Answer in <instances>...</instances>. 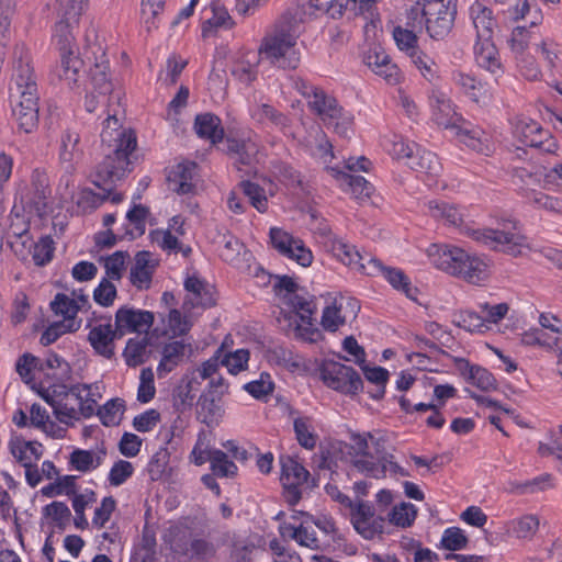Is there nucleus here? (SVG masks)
Masks as SVG:
<instances>
[{"label":"nucleus","instance_id":"1","mask_svg":"<svg viewBox=\"0 0 562 562\" xmlns=\"http://www.w3.org/2000/svg\"><path fill=\"white\" fill-rule=\"evenodd\" d=\"M108 106V116L103 121L101 142L103 160L97 166L93 183L111 190V186L132 171V154L136 149L137 138L132 130L123 128L119 110Z\"/></svg>","mask_w":562,"mask_h":562},{"label":"nucleus","instance_id":"2","mask_svg":"<svg viewBox=\"0 0 562 562\" xmlns=\"http://www.w3.org/2000/svg\"><path fill=\"white\" fill-rule=\"evenodd\" d=\"M38 88L30 52L24 47L14 50L10 85V104L19 130L32 133L38 125Z\"/></svg>","mask_w":562,"mask_h":562},{"label":"nucleus","instance_id":"3","mask_svg":"<svg viewBox=\"0 0 562 562\" xmlns=\"http://www.w3.org/2000/svg\"><path fill=\"white\" fill-rule=\"evenodd\" d=\"M299 37L300 22L293 15L285 14L262 38L259 54L273 66L296 69L301 61V54L296 49Z\"/></svg>","mask_w":562,"mask_h":562},{"label":"nucleus","instance_id":"4","mask_svg":"<svg viewBox=\"0 0 562 562\" xmlns=\"http://www.w3.org/2000/svg\"><path fill=\"white\" fill-rule=\"evenodd\" d=\"M428 255L438 269L469 283L479 284L490 276V265L486 261L461 248L432 245Z\"/></svg>","mask_w":562,"mask_h":562},{"label":"nucleus","instance_id":"5","mask_svg":"<svg viewBox=\"0 0 562 562\" xmlns=\"http://www.w3.org/2000/svg\"><path fill=\"white\" fill-rule=\"evenodd\" d=\"M469 236L491 250L514 258L521 257L530 250L528 239L515 220H502L495 228L471 229Z\"/></svg>","mask_w":562,"mask_h":562},{"label":"nucleus","instance_id":"6","mask_svg":"<svg viewBox=\"0 0 562 562\" xmlns=\"http://www.w3.org/2000/svg\"><path fill=\"white\" fill-rule=\"evenodd\" d=\"M109 63L104 59V53L95 58L94 66L90 68L88 80L85 83V108L92 113L98 105L120 106V93L113 92V85L108 75Z\"/></svg>","mask_w":562,"mask_h":562},{"label":"nucleus","instance_id":"7","mask_svg":"<svg viewBox=\"0 0 562 562\" xmlns=\"http://www.w3.org/2000/svg\"><path fill=\"white\" fill-rule=\"evenodd\" d=\"M307 106L327 128H333L341 137H349L352 132V116L339 105L335 97L322 89L314 99L307 101Z\"/></svg>","mask_w":562,"mask_h":562},{"label":"nucleus","instance_id":"8","mask_svg":"<svg viewBox=\"0 0 562 562\" xmlns=\"http://www.w3.org/2000/svg\"><path fill=\"white\" fill-rule=\"evenodd\" d=\"M170 548L175 554L190 562H212L217 551L214 542L206 537L179 527L172 531Z\"/></svg>","mask_w":562,"mask_h":562},{"label":"nucleus","instance_id":"9","mask_svg":"<svg viewBox=\"0 0 562 562\" xmlns=\"http://www.w3.org/2000/svg\"><path fill=\"white\" fill-rule=\"evenodd\" d=\"M58 21L55 24L53 38L60 54L75 53L71 29L77 24L86 5V0H56Z\"/></svg>","mask_w":562,"mask_h":562},{"label":"nucleus","instance_id":"10","mask_svg":"<svg viewBox=\"0 0 562 562\" xmlns=\"http://www.w3.org/2000/svg\"><path fill=\"white\" fill-rule=\"evenodd\" d=\"M319 373L323 382L335 391L344 394H357L362 390L361 376L352 367L327 360L322 364Z\"/></svg>","mask_w":562,"mask_h":562},{"label":"nucleus","instance_id":"11","mask_svg":"<svg viewBox=\"0 0 562 562\" xmlns=\"http://www.w3.org/2000/svg\"><path fill=\"white\" fill-rule=\"evenodd\" d=\"M426 14V30L435 40L445 38L452 30L456 7L445 0H423Z\"/></svg>","mask_w":562,"mask_h":562},{"label":"nucleus","instance_id":"12","mask_svg":"<svg viewBox=\"0 0 562 562\" xmlns=\"http://www.w3.org/2000/svg\"><path fill=\"white\" fill-rule=\"evenodd\" d=\"M280 464V481L284 488L286 502L290 505H295L301 499V491L299 487L307 482L310 472L290 456H281Z\"/></svg>","mask_w":562,"mask_h":562},{"label":"nucleus","instance_id":"13","mask_svg":"<svg viewBox=\"0 0 562 562\" xmlns=\"http://www.w3.org/2000/svg\"><path fill=\"white\" fill-rule=\"evenodd\" d=\"M270 241L274 249L284 257L295 260L302 267H310L313 261L312 251L305 247L301 239L294 238L288 232L272 227Z\"/></svg>","mask_w":562,"mask_h":562},{"label":"nucleus","instance_id":"14","mask_svg":"<svg viewBox=\"0 0 562 562\" xmlns=\"http://www.w3.org/2000/svg\"><path fill=\"white\" fill-rule=\"evenodd\" d=\"M333 255L344 265L366 276H375L381 270V261L370 255H361L355 246L341 240L331 245Z\"/></svg>","mask_w":562,"mask_h":562},{"label":"nucleus","instance_id":"15","mask_svg":"<svg viewBox=\"0 0 562 562\" xmlns=\"http://www.w3.org/2000/svg\"><path fill=\"white\" fill-rule=\"evenodd\" d=\"M370 437V443L374 448L373 459H353V467L361 473L367 476L374 479H383L386 475V461H390V457L392 456L386 451V436L379 434L375 436L371 432H368Z\"/></svg>","mask_w":562,"mask_h":562},{"label":"nucleus","instance_id":"16","mask_svg":"<svg viewBox=\"0 0 562 562\" xmlns=\"http://www.w3.org/2000/svg\"><path fill=\"white\" fill-rule=\"evenodd\" d=\"M154 321V314L149 311L122 306L115 313L116 335L122 338L127 333H147Z\"/></svg>","mask_w":562,"mask_h":562},{"label":"nucleus","instance_id":"17","mask_svg":"<svg viewBox=\"0 0 562 562\" xmlns=\"http://www.w3.org/2000/svg\"><path fill=\"white\" fill-rule=\"evenodd\" d=\"M434 121L443 128L457 130L464 121L452 108L449 98L439 90H432L429 95Z\"/></svg>","mask_w":562,"mask_h":562},{"label":"nucleus","instance_id":"18","mask_svg":"<svg viewBox=\"0 0 562 562\" xmlns=\"http://www.w3.org/2000/svg\"><path fill=\"white\" fill-rule=\"evenodd\" d=\"M192 351V345L186 342L184 339L172 340L166 344L162 348V357L157 368L158 375L161 378L164 374L171 372L186 357H190Z\"/></svg>","mask_w":562,"mask_h":562},{"label":"nucleus","instance_id":"19","mask_svg":"<svg viewBox=\"0 0 562 562\" xmlns=\"http://www.w3.org/2000/svg\"><path fill=\"white\" fill-rule=\"evenodd\" d=\"M456 135L460 142L479 154L488 156L493 151V144L490 135L477 126H472L469 122L463 121L456 130Z\"/></svg>","mask_w":562,"mask_h":562},{"label":"nucleus","instance_id":"20","mask_svg":"<svg viewBox=\"0 0 562 562\" xmlns=\"http://www.w3.org/2000/svg\"><path fill=\"white\" fill-rule=\"evenodd\" d=\"M222 398L217 394L202 393L196 403L198 419L207 427L217 426L225 414Z\"/></svg>","mask_w":562,"mask_h":562},{"label":"nucleus","instance_id":"21","mask_svg":"<svg viewBox=\"0 0 562 562\" xmlns=\"http://www.w3.org/2000/svg\"><path fill=\"white\" fill-rule=\"evenodd\" d=\"M115 339H121V337L116 335V328L113 329L111 324L94 326L88 335V340L94 351L106 359L114 356Z\"/></svg>","mask_w":562,"mask_h":562},{"label":"nucleus","instance_id":"22","mask_svg":"<svg viewBox=\"0 0 562 562\" xmlns=\"http://www.w3.org/2000/svg\"><path fill=\"white\" fill-rule=\"evenodd\" d=\"M198 165L193 161L178 164L168 175L169 187L178 194L191 193L194 188Z\"/></svg>","mask_w":562,"mask_h":562},{"label":"nucleus","instance_id":"23","mask_svg":"<svg viewBox=\"0 0 562 562\" xmlns=\"http://www.w3.org/2000/svg\"><path fill=\"white\" fill-rule=\"evenodd\" d=\"M407 166L426 177V181H435L441 173L442 167L436 154L416 148L409 161H406Z\"/></svg>","mask_w":562,"mask_h":562},{"label":"nucleus","instance_id":"24","mask_svg":"<svg viewBox=\"0 0 562 562\" xmlns=\"http://www.w3.org/2000/svg\"><path fill=\"white\" fill-rule=\"evenodd\" d=\"M7 237L8 244L15 252L19 251V247L31 250L33 246V239L30 236V224L23 215L11 214Z\"/></svg>","mask_w":562,"mask_h":562},{"label":"nucleus","instance_id":"25","mask_svg":"<svg viewBox=\"0 0 562 562\" xmlns=\"http://www.w3.org/2000/svg\"><path fill=\"white\" fill-rule=\"evenodd\" d=\"M184 289L188 296L184 304H191L192 307H211L215 305V299L212 290L201 279L189 277L184 282Z\"/></svg>","mask_w":562,"mask_h":562},{"label":"nucleus","instance_id":"26","mask_svg":"<svg viewBox=\"0 0 562 562\" xmlns=\"http://www.w3.org/2000/svg\"><path fill=\"white\" fill-rule=\"evenodd\" d=\"M211 16H209L202 24V36H213L221 27L231 30L235 25L234 20L229 15L227 9L220 2L213 1L209 8Z\"/></svg>","mask_w":562,"mask_h":562},{"label":"nucleus","instance_id":"27","mask_svg":"<svg viewBox=\"0 0 562 562\" xmlns=\"http://www.w3.org/2000/svg\"><path fill=\"white\" fill-rule=\"evenodd\" d=\"M82 154L79 132L75 127H67L60 136V161L71 168L82 157Z\"/></svg>","mask_w":562,"mask_h":562},{"label":"nucleus","instance_id":"28","mask_svg":"<svg viewBox=\"0 0 562 562\" xmlns=\"http://www.w3.org/2000/svg\"><path fill=\"white\" fill-rule=\"evenodd\" d=\"M194 130L199 137L209 139L212 144L221 143L224 137L221 120L212 113L198 114L194 120Z\"/></svg>","mask_w":562,"mask_h":562},{"label":"nucleus","instance_id":"29","mask_svg":"<svg viewBox=\"0 0 562 562\" xmlns=\"http://www.w3.org/2000/svg\"><path fill=\"white\" fill-rule=\"evenodd\" d=\"M83 60L75 53L60 54L58 77L66 81L70 89L78 88Z\"/></svg>","mask_w":562,"mask_h":562},{"label":"nucleus","instance_id":"30","mask_svg":"<svg viewBox=\"0 0 562 562\" xmlns=\"http://www.w3.org/2000/svg\"><path fill=\"white\" fill-rule=\"evenodd\" d=\"M470 12L476 30V41L492 40L495 21L492 18L491 9L480 2H475L471 5Z\"/></svg>","mask_w":562,"mask_h":562},{"label":"nucleus","instance_id":"31","mask_svg":"<svg viewBox=\"0 0 562 562\" xmlns=\"http://www.w3.org/2000/svg\"><path fill=\"white\" fill-rule=\"evenodd\" d=\"M475 59L480 67L492 74L501 71L498 52L492 40L476 41L474 45Z\"/></svg>","mask_w":562,"mask_h":562},{"label":"nucleus","instance_id":"32","mask_svg":"<svg viewBox=\"0 0 562 562\" xmlns=\"http://www.w3.org/2000/svg\"><path fill=\"white\" fill-rule=\"evenodd\" d=\"M9 447L12 456L22 465L32 463V459L40 460L43 454L42 445L35 441H25L20 438H14L10 441Z\"/></svg>","mask_w":562,"mask_h":562},{"label":"nucleus","instance_id":"33","mask_svg":"<svg viewBox=\"0 0 562 562\" xmlns=\"http://www.w3.org/2000/svg\"><path fill=\"white\" fill-rule=\"evenodd\" d=\"M251 116L260 124L270 123L280 130H284L290 123L285 114L266 103L256 105L251 111Z\"/></svg>","mask_w":562,"mask_h":562},{"label":"nucleus","instance_id":"34","mask_svg":"<svg viewBox=\"0 0 562 562\" xmlns=\"http://www.w3.org/2000/svg\"><path fill=\"white\" fill-rule=\"evenodd\" d=\"M378 274L384 276L394 289L403 291L407 297L416 300V294L418 291L411 284L409 279L402 270L385 267L381 262V270H379L375 276Z\"/></svg>","mask_w":562,"mask_h":562},{"label":"nucleus","instance_id":"35","mask_svg":"<svg viewBox=\"0 0 562 562\" xmlns=\"http://www.w3.org/2000/svg\"><path fill=\"white\" fill-rule=\"evenodd\" d=\"M104 456L103 451L94 453L91 450L76 449L70 454L69 463L77 471L89 472L101 464Z\"/></svg>","mask_w":562,"mask_h":562},{"label":"nucleus","instance_id":"36","mask_svg":"<svg viewBox=\"0 0 562 562\" xmlns=\"http://www.w3.org/2000/svg\"><path fill=\"white\" fill-rule=\"evenodd\" d=\"M207 461L214 475L220 477H231L237 472L236 464L231 461L227 454L218 449L207 450Z\"/></svg>","mask_w":562,"mask_h":562},{"label":"nucleus","instance_id":"37","mask_svg":"<svg viewBox=\"0 0 562 562\" xmlns=\"http://www.w3.org/2000/svg\"><path fill=\"white\" fill-rule=\"evenodd\" d=\"M428 209L434 218L443 221L446 224L458 225L462 221L459 210L445 201H429Z\"/></svg>","mask_w":562,"mask_h":562},{"label":"nucleus","instance_id":"38","mask_svg":"<svg viewBox=\"0 0 562 562\" xmlns=\"http://www.w3.org/2000/svg\"><path fill=\"white\" fill-rule=\"evenodd\" d=\"M452 323L470 333H483L488 329L483 316L468 310L456 313Z\"/></svg>","mask_w":562,"mask_h":562},{"label":"nucleus","instance_id":"39","mask_svg":"<svg viewBox=\"0 0 562 562\" xmlns=\"http://www.w3.org/2000/svg\"><path fill=\"white\" fill-rule=\"evenodd\" d=\"M149 215L148 207L136 204L134 205L127 213L126 220L131 225H133V229H126L125 235L130 237V239H134L138 236L145 234L146 229V218Z\"/></svg>","mask_w":562,"mask_h":562},{"label":"nucleus","instance_id":"40","mask_svg":"<svg viewBox=\"0 0 562 562\" xmlns=\"http://www.w3.org/2000/svg\"><path fill=\"white\" fill-rule=\"evenodd\" d=\"M294 432L297 442L305 449L312 450L317 442L312 420L308 417H299L294 420Z\"/></svg>","mask_w":562,"mask_h":562},{"label":"nucleus","instance_id":"41","mask_svg":"<svg viewBox=\"0 0 562 562\" xmlns=\"http://www.w3.org/2000/svg\"><path fill=\"white\" fill-rule=\"evenodd\" d=\"M125 412V403L121 398H112L108 401L101 408L98 415L102 424L106 427L119 425Z\"/></svg>","mask_w":562,"mask_h":562},{"label":"nucleus","instance_id":"42","mask_svg":"<svg viewBox=\"0 0 562 562\" xmlns=\"http://www.w3.org/2000/svg\"><path fill=\"white\" fill-rule=\"evenodd\" d=\"M247 255L249 252L238 238L232 235L224 236V245L220 251V256L224 261L236 266L239 263L240 257H246Z\"/></svg>","mask_w":562,"mask_h":562},{"label":"nucleus","instance_id":"43","mask_svg":"<svg viewBox=\"0 0 562 562\" xmlns=\"http://www.w3.org/2000/svg\"><path fill=\"white\" fill-rule=\"evenodd\" d=\"M239 189L254 207L261 213L267 211L268 200L265 190L259 184L244 180L239 183Z\"/></svg>","mask_w":562,"mask_h":562},{"label":"nucleus","instance_id":"44","mask_svg":"<svg viewBox=\"0 0 562 562\" xmlns=\"http://www.w3.org/2000/svg\"><path fill=\"white\" fill-rule=\"evenodd\" d=\"M416 515L417 509L413 504L402 503L390 513V521L397 527L407 528L414 522Z\"/></svg>","mask_w":562,"mask_h":562},{"label":"nucleus","instance_id":"45","mask_svg":"<svg viewBox=\"0 0 562 562\" xmlns=\"http://www.w3.org/2000/svg\"><path fill=\"white\" fill-rule=\"evenodd\" d=\"M126 258H128V254L121 250L106 257L104 259L105 278L120 281L125 270Z\"/></svg>","mask_w":562,"mask_h":562},{"label":"nucleus","instance_id":"46","mask_svg":"<svg viewBox=\"0 0 562 562\" xmlns=\"http://www.w3.org/2000/svg\"><path fill=\"white\" fill-rule=\"evenodd\" d=\"M337 175L349 186L355 198H370L373 187L362 176H352L341 171H337Z\"/></svg>","mask_w":562,"mask_h":562},{"label":"nucleus","instance_id":"47","mask_svg":"<svg viewBox=\"0 0 562 562\" xmlns=\"http://www.w3.org/2000/svg\"><path fill=\"white\" fill-rule=\"evenodd\" d=\"M416 33L414 30L402 26H396L393 31V37L397 47L401 50H405L409 56L418 50Z\"/></svg>","mask_w":562,"mask_h":562},{"label":"nucleus","instance_id":"48","mask_svg":"<svg viewBox=\"0 0 562 562\" xmlns=\"http://www.w3.org/2000/svg\"><path fill=\"white\" fill-rule=\"evenodd\" d=\"M50 308L56 315H60L64 318H75L79 311L76 301L64 293L55 295L50 302Z\"/></svg>","mask_w":562,"mask_h":562},{"label":"nucleus","instance_id":"49","mask_svg":"<svg viewBox=\"0 0 562 562\" xmlns=\"http://www.w3.org/2000/svg\"><path fill=\"white\" fill-rule=\"evenodd\" d=\"M418 146L415 143H409L400 135H394L390 140L389 153L395 159H406L409 161Z\"/></svg>","mask_w":562,"mask_h":562},{"label":"nucleus","instance_id":"50","mask_svg":"<svg viewBox=\"0 0 562 562\" xmlns=\"http://www.w3.org/2000/svg\"><path fill=\"white\" fill-rule=\"evenodd\" d=\"M457 85L467 93L474 102H479L483 94V85L474 77L458 72L454 75Z\"/></svg>","mask_w":562,"mask_h":562},{"label":"nucleus","instance_id":"51","mask_svg":"<svg viewBox=\"0 0 562 562\" xmlns=\"http://www.w3.org/2000/svg\"><path fill=\"white\" fill-rule=\"evenodd\" d=\"M112 281V279L103 278L93 291V299L101 306H111L116 297V286Z\"/></svg>","mask_w":562,"mask_h":562},{"label":"nucleus","instance_id":"52","mask_svg":"<svg viewBox=\"0 0 562 562\" xmlns=\"http://www.w3.org/2000/svg\"><path fill=\"white\" fill-rule=\"evenodd\" d=\"M347 321V315L338 311V305L334 301V303L327 306L323 312L322 326L326 330L336 331L341 325L346 324Z\"/></svg>","mask_w":562,"mask_h":562},{"label":"nucleus","instance_id":"53","mask_svg":"<svg viewBox=\"0 0 562 562\" xmlns=\"http://www.w3.org/2000/svg\"><path fill=\"white\" fill-rule=\"evenodd\" d=\"M146 349V340L130 339L124 349L123 356L126 364L130 367H136L143 363L144 352Z\"/></svg>","mask_w":562,"mask_h":562},{"label":"nucleus","instance_id":"54","mask_svg":"<svg viewBox=\"0 0 562 562\" xmlns=\"http://www.w3.org/2000/svg\"><path fill=\"white\" fill-rule=\"evenodd\" d=\"M249 360V351L247 349H238L234 352L226 353L221 359V364L225 366L233 374L244 370Z\"/></svg>","mask_w":562,"mask_h":562},{"label":"nucleus","instance_id":"55","mask_svg":"<svg viewBox=\"0 0 562 562\" xmlns=\"http://www.w3.org/2000/svg\"><path fill=\"white\" fill-rule=\"evenodd\" d=\"M139 386L137 391V400L140 403L150 402L156 393L154 385V373L150 368H145L140 372Z\"/></svg>","mask_w":562,"mask_h":562},{"label":"nucleus","instance_id":"56","mask_svg":"<svg viewBox=\"0 0 562 562\" xmlns=\"http://www.w3.org/2000/svg\"><path fill=\"white\" fill-rule=\"evenodd\" d=\"M468 538L460 528L451 527L445 530L441 546L449 551H458L465 548Z\"/></svg>","mask_w":562,"mask_h":562},{"label":"nucleus","instance_id":"57","mask_svg":"<svg viewBox=\"0 0 562 562\" xmlns=\"http://www.w3.org/2000/svg\"><path fill=\"white\" fill-rule=\"evenodd\" d=\"M273 386L270 374L263 372L258 380L245 384L244 389L255 398H262L272 393Z\"/></svg>","mask_w":562,"mask_h":562},{"label":"nucleus","instance_id":"58","mask_svg":"<svg viewBox=\"0 0 562 562\" xmlns=\"http://www.w3.org/2000/svg\"><path fill=\"white\" fill-rule=\"evenodd\" d=\"M414 65L420 70L422 75L428 80L432 81L437 77L436 63L422 50L415 52L409 56Z\"/></svg>","mask_w":562,"mask_h":562},{"label":"nucleus","instance_id":"59","mask_svg":"<svg viewBox=\"0 0 562 562\" xmlns=\"http://www.w3.org/2000/svg\"><path fill=\"white\" fill-rule=\"evenodd\" d=\"M469 382L482 391L496 390L497 387V382L494 375L487 369L480 366L474 367V371H472Z\"/></svg>","mask_w":562,"mask_h":562},{"label":"nucleus","instance_id":"60","mask_svg":"<svg viewBox=\"0 0 562 562\" xmlns=\"http://www.w3.org/2000/svg\"><path fill=\"white\" fill-rule=\"evenodd\" d=\"M526 146L538 148L547 153H553L558 148L550 133L543 130L540 125L539 131L529 137Z\"/></svg>","mask_w":562,"mask_h":562},{"label":"nucleus","instance_id":"61","mask_svg":"<svg viewBox=\"0 0 562 562\" xmlns=\"http://www.w3.org/2000/svg\"><path fill=\"white\" fill-rule=\"evenodd\" d=\"M160 422V414L156 409H148L133 419V427L139 432L153 430Z\"/></svg>","mask_w":562,"mask_h":562},{"label":"nucleus","instance_id":"62","mask_svg":"<svg viewBox=\"0 0 562 562\" xmlns=\"http://www.w3.org/2000/svg\"><path fill=\"white\" fill-rule=\"evenodd\" d=\"M153 243H156L161 249L176 251L179 247L178 236L170 229H155L150 232Z\"/></svg>","mask_w":562,"mask_h":562},{"label":"nucleus","instance_id":"63","mask_svg":"<svg viewBox=\"0 0 562 562\" xmlns=\"http://www.w3.org/2000/svg\"><path fill=\"white\" fill-rule=\"evenodd\" d=\"M133 465L128 461L120 460L115 462L109 473V482L113 486L123 484L133 474Z\"/></svg>","mask_w":562,"mask_h":562},{"label":"nucleus","instance_id":"64","mask_svg":"<svg viewBox=\"0 0 562 562\" xmlns=\"http://www.w3.org/2000/svg\"><path fill=\"white\" fill-rule=\"evenodd\" d=\"M539 527V520L533 515H526L516 521L514 532L520 539L531 538Z\"/></svg>","mask_w":562,"mask_h":562}]
</instances>
